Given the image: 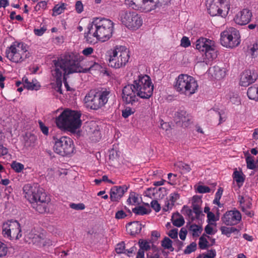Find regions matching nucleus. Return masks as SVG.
Listing matches in <instances>:
<instances>
[{"label":"nucleus","mask_w":258,"mask_h":258,"mask_svg":"<svg viewBox=\"0 0 258 258\" xmlns=\"http://www.w3.org/2000/svg\"><path fill=\"white\" fill-rule=\"evenodd\" d=\"M81 56L76 52H66L60 60H53L54 69L52 71V76L55 79L56 84H53L52 87L60 94L62 93V77L63 76L64 86L67 91H71L67 80L70 74L74 73H86L90 70L99 69L100 65L98 63H94L89 68L84 69L80 64Z\"/></svg>","instance_id":"nucleus-1"},{"label":"nucleus","mask_w":258,"mask_h":258,"mask_svg":"<svg viewBox=\"0 0 258 258\" xmlns=\"http://www.w3.org/2000/svg\"><path fill=\"white\" fill-rule=\"evenodd\" d=\"M113 31V23L105 18L95 19L88 26V31L85 34L87 41L92 43V37L97 40L105 41L112 36Z\"/></svg>","instance_id":"nucleus-2"},{"label":"nucleus","mask_w":258,"mask_h":258,"mask_svg":"<svg viewBox=\"0 0 258 258\" xmlns=\"http://www.w3.org/2000/svg\"><path fill=\"white\" fill-rule=\"evenodd\" d=\"M81 114L70 109L63 110L56 118V124L60 128L71 133H75L82 124Z\"/></svg>","instance_id":"nucleus-3"},{"label":"nucleus","mask_w":258,"mask_h":258,"mask_svg":"<svg viewBox=\"0 0 258 258\" xmlns=\"http://www.w3.org/2000/svg\"><path fill=\"white\" fill-rule=\"evenodd\" d=\"M6 56L11 62L20 63L30 56L26 45L22 42H15L6 50Z\"/></svg>","instance_id":"nucleus-4"},{"label":"nucleus","mask_w":258,"mask_h":258,"mask_svg":"<svg viewBox=\"0 0 258 258\" xmlns=\"http://www.w3.org/2000/svg\"><path fill=\"white\" fill-rule=\"evenodd\" d=\"M174 88L180 94L189 96L196 92L198 88V85L192 77L181 74L176 79Z\"/></svg>","instance_id":"nucleus-5"},{"label":"nucleus","mask_w":258,"mask_h":258,"mask_svg":"<svg viewBox=\"0 0 258 258\" xmlns=\"http://www.w3.org/2000/svg\"><path fill=\"white\" fill-rule=\"evenodd\" d=\"M52 143L54 152L61 156H70L74 152L73 141L68 137L62 136L59 138L53 137Z\"/></svg>","instance_id":"nucleus-6"},{"label":"nucleus","mask_w":258,"mask_h":258,"mask_svg":"<svg viewBox=\"0 0 258 258\" xmlns=\"http://www.w3.org/2000/svg\"><path fill=\"white\" fill-rule=\"evenodd\" d=\"M130 57L129 51L125 46H116L109 56L108 66L115 69L124 67Z\"/></svg>","instance_id":"nucleus-7"},{"label":"nucleus","mask_w":258,"mask_h":258,"mask_svg":"<svg viewBox=\"0 0 258 258\" xmlns=\"http://www.w3.org/2000/svg\"><path fill=\"white\" fill-rule=\"evenodd\" d=\"M196 48L200 51L205 52L203 61L207 64L217 56V50L214 41L206 38H200L197 40Z\"/></svg>","instance_id":"nucleus-8"},{"label":"nucleus","mask_w":258,"mask_h":258,"mask_svg":"<svg viewBox=\"0 0 258 258\" xmlns=\"http://www.w3.org/2000/svg\"><path fill=\"white\" fill-rule=\"evenodd\" d=\"M133 83L137 91V96L143 99H148L152 96L154 86L149 76L139 75Z\"/></svg>","instance_id":"nucleus-9"},{"label":"nucleus","mask_w":258,"mask_h":258,"mask_svg":"<svg viewBox=\"0 0 258 258\" xmlns=\"http://www.w3.org/2000/svg\"><path fill=\"white\" fill-rule=\"evenodd\" d=\"M118 19L122 24L131 30H137L143 24L141 16L134 11H120L119 13Z\"/></svg>","instance_id":"nucleus-10"},{"label":"nucleus","mask_w":258,"mask_h":258,"mask_svg":"<svg viewBox=\"0 0 258 258\" xmlns=\"http://www.w3.org/2000/svg\"><path fill=\"white\" fill-rule=\"evenodd\" d=\"M110 92H90L85 98V101L88 107L92 109L97 110L103 106L108 101Z\"/></svg>","instance_id":"nucleus-11"},{"label":"nucleus","mask_w":258,"mask_h":258,"mask_svg":"<svg viewBox=\"0 0 258 258\" xmlns=\"http://www.w3.org/2000/svg\"><path fill=\"white\" fill-rule=\"evenodd\" d=\"M2 234L10 240H17L22 236L20 223L16 220H10L4 222L2 225Z\"/></svg>","instance_id":"nucleus-12"},{"label":"nucleus","mask_w":258,"mask_h":258,"mask_svg":"<svg viewBox=\"0 0 258 258\" xmlns=\"http://www.w3.org/2000/svg\"><path fill=\"white\" fill-rule=\"evenodd\" d=\"M240 37L238 31L233 27H230L221 33V43L225 47L233 48L240 44Z\"/></svg>","instance_id":"nucleus-13"},{"label":"nucleus","mask_w":258,"mask_h":258,"mask_svg":"<svg viewBox=\"0 0 258 258\" xmlns=\"http://www.w3.org/2000/svg\"><path fill=\"white\" fill-rule=\"evenodd\" d=\"M122 99L126 104L136 105L138 103V96L134 83L124 86L122 90Z\"/></svg>","instance_id":"nucleus-14"},{"label":"nucleus","mask_w":258,"mask_h":258,"mask_svg":"<svg viewBox=\"0 0 258 258\" xmlns=\"http://www.w3.org/2000/svg\"><path fill=\"white\" fill-rule=\"evenodd\" d=\"M23 192L25 198L31 203H34L38 201V197L42 194H45L42 188L39 187L37 184L33 185L27 184L23 187Z\"/></svg>","instance_id":"nucleus-15"},{"label":"nucleus","mask_w":258,"mask_h":258,"mask_svg":"<svg viewBox=\"0 0 258 258\" xmlns=\"http://www.w3.org/2000/svg\"><path fill=\"white\" fill-rule=\"evenodd\" d=\"M222 222L227 225L233 226L238 224L241 220V215L237 210L227 211L221 218Z\"/></svg>","instance_id":"nucleus-16"},{"label":"nucleus","mask_w":258,"mask_h":258,"mask_svg":"<svg viewBox=\"0 0 258 258\" xmlns=\"http://www.w3.org/2000/svg\"><path fill=\"white\" fill-rule=\"evenodd\" d=\"M174 119L176 124L186 127L190 123L192 117L186 111L179 110L175 113Z\"/></svg>","instance_id":"nucleus-17"},{"label":"nucleus","mask_w":258,"mask_h":258,"mask_svg":"<svg viewBox=\"0 0 258 258\" xmlns=\"http://www.w3.org/2000/svg\"><path fill=\"white\" fill-rule=\"evenodd\" d=\"M208 11L211 16H221L224 17L226 14L223 12L226 10V6H220L219 4L212 1V0H207L206 3Z\"/></svg>","instance_id":"nucleus-18"},{"label":"nucleus","mask_w":258,"mask_h":258,"mask_svg":"<svg viewBox=\"0 0 258 258\" xmlns=\"http://www.w3.org/2000/svg\"><path fill=\"white\" fill-rule=\"evenodd\" d=\"M257 78V74L254 70H245L241 75L240 84L242 86H248L253 83Z\"/></svg>","instance_id":"nucleus-19"},{"label":"nucleus","mask_w":258,"mask_h":258,"mask_svg":"<svg viewBox=\"0 0 258 258\" xmlns=\"http://www.w3.org/2000/svg\"><path fill=\"white\" fill-rule=\"evenodd\" d=\"M251 17V12L247 9H244L236 14L234 20L237 24L244 25L250 22Z\"/></svg>","instance_id":"nucleus-20"},{"label":"nucleus","mask_w":258,"mask_h":258,"mask_svg":"<svg viewBox=\"0 0 258 258\" xmlns=\"http://www.w3.org/2000/svg\"><path fill=\"white\" fill-rule=\"evenodd\" d=\"M127 187L124 186H115L111 188L110 191V198L111 201L117 202L123 196L127 190Z\"/></svg>","instance_id":"nucleus-21"},{"label":"nucleus","mask_w":258,"mask_h":258,"mask_svg":"<svg viewBox=\"0 0 258 258\" xmlns=\"http://www.w3.org/2000/svg\"><path fill=\"white\" fill-rule=\"evenodd\" d=\"M31 204L32 207L39 213H45L48 206V203L46 202V194H42V195L38 197V201Z\"/></svg>","instance_id":"nucleus-22"},{"label":"nucleus","mask_w":258,"mask_h":258,"mask_svg":"<svg viewBox=\"0 0 258 258\" xmlns=\"http://www.w3.org/2000/svg\"><path fill=\"white\" fill-rule=\"evenodd\" d=\"M128 232L132 235H135L140 232L142 229V225L138 221L131 222L126 226Z\"/></svg>","instance_id":"nucleus-23"},{"label":"nucleus","mask_w":258,"mask_h":258,"mask_svg":"<svg viewBox=\"0 0 258 258\" xmlns=\"http://www.w3.org/2000/svg\"><path fill=\"white\" fill-rule=\"evenodd\" d=\"M180 198V194L177 192H174L170 194L169 201L171 202L169 203V200H167L165 202V205L163 208L164 211H167L174 205L175 202Z\"/></svg>","instance_id":"nucleus-24"},{"label":"nucleus","mask_w":258,"mask_h":258,"mask_svg":"<svg viewBox=\"0 0 258 258\" xmlns=\"http://www.w3.org/2000/svg\"><path fill=\"white\" fill-rule=\"evenodd\" d=\"M143 6L141 8L142 11L149 12L158 7V3L154 2L153 0H143Z\"/></svg>","instance_id":"nucleus-25"},{"label":"nucleus","mask_w":258,"mask_h":258,"mask_svg":"<svg viewBox=\"0 0 258 258\" xmlns=\"http://www.w3.org/2000/svg\"><path fill=\"white\" fill-rule=\"evenodd\" d=\"M210 71L211 72L212 76L217 80H220L225 76V69L219 66H214Z\"/></svg>","instance_id":"nucleus-26"},{"label":"nucleus","mask_w":258,"mask_h":258,"mask_svg":"<svg viewBox=\"0 0 258 258\" xmlns=\"http://www.w3.org/2000/svg\"><path fill=\"white\" fill-rule=\"evenodd\" d=\"M23 82L24 87L28 90H38L40 88V85L36 80H32L30 81L27 78H24Z\"/></svg>","instance_id":"nucleus-27"},{"label":"nucleus","mask_w":258,"mask_h":258,"mask_svg":"<svg viewBox=\"0 0 258 258\" xmlns=\"http://www.w3.org/2000/svg\"><path fill=\"white\" fill-rule=\"evenodd\" d=\"M194 202L192 203V209L193 212L196 214L197 218H198L202 213L201 208L200 205L198 204L199 203L201 202V200L200 198L196 197H193Z\"/></svg>","instance_id":"nucleus-28"},{"label":"nucleus","mask_w":258,"mask_h":258,"mask_svg":"<svg viewBox=\"0 0 258 258\" xmlns=\"http://www.w3.org/2000/svg\"><path fill=\"white\" fill-rule=\"evenodd\" d=\"M173 224L177 227H181L184 223L183 217L179 214H174L172 217Z\"/></svg>","instance_id":"nucleus-29"},{"label":"nucleus","mask_w":258,"mask_h":258,"mask_svg":"<svg viewBox=\"0 0 258 258\" xmlns=\"http://www.w3.org/2000/svg\"><path fill=\"white\" fill-rule=\"evenodd\" d=\"M247 95L251 100H258V87H250L248 89Z\"/></svg>","instance_id":"nucleus-30"},{"label":"nucleus","mask_w":258,"mask_h":258,"mask_svg":"<svg viewBox=\"0 0 258 258\" xmlns=\"http://www.w3.org/2000/svg\"><path fill=\"white\" fill-rule=\"evenodd\" d=\"M47 30V25L41 24L39 27L35 28L33 30L34 34L37 36H41Z\"/></svg>","instance_id":"nucleus-31"},{"label":"nucleus","mask_w":258,"mask_h":258,"mask_svg":"<svg viewBox=\"0 0 258 258\" xmlns=\"http://www.w3.org/2000/svg\"><path fill=\"white\" fill-rule=\"evenodd\" d=\"M210 114L214 120H219L218 124L225 121V118L222 117L221 113L219 111L214 110H211Z\"/></svg>","instance_id":"nucleus-32"},{"label":"nucleus","mask_w":258,"mask_h":258,"mask_svg":"<svg viewBox=\"0 0 258 258\" xmlns=\"http://www.w3.org/2000/svg\"><path fill=\"white\" fill-rule=\"evenodd\" d=\"M44 236L43 234L40 235H35L32 237V242L33 243H36L40 245L44 246L45 245V241H44Z\"/></svg>","instance_id":"nucleus-33"},{"label":"nucleus","mask_w":258,"mask_h":258,"mask_svg":"<svg viewBox=\"0 0 258 258\" xmlns=\"http://www.w3.org/2000/svg\"><path fill=\"white\" fill-rule=\"evenodd\" d=\"M245 155H246V162L247 168L250 169H254L255 168V165L253 157L250 156L248 152Z\"/></svg>","instance_id":"nucleus-34"},{"label":"nucleus","mask_w":258,"mask_h":258,"mask_svg":"<svg viewBox=\"0 0 258 258\" xmlns=\"http://www.w3.org/2000/svg\"><path fill=\"white\" fill-rule=\"evenodd\" d=\"M155 191V199L156 200L162 199L167 195V190L165 187L157 188Z\"/></svg>","instance_id":"nucleus-35"},{"label":"nucleus","mask_w":258,"mask_h":258,"mask_svg":"<svg viewBox=\"0 0 258 258\" xmlns=\"http://www.w3.org/2000/svg\"><path fill=\"white\" fill-rule=\"evenodd\" d=\"M172 241L168 237H165L162 241V246L165 249H169L171 251L174 250V248L172 246Z\"/></svg>","instance_id":"nucleus-36"},{"label":"nucleus","mask_w":258,"mask_h":258,"mask_svg":"<svg viewBox=\"0 0 258 258\" xmlns=\"http://www.w3.org/2000/svg\"><path fill=\"white\" fill-rule=\"evenodd\" d=\"M135 112L136 108L135 107L126 106L122 110V116L124 118H126L132 114H133Z\"/></svg>","instance_id":"nucleus-37"},{"label":"nucleus","mask_w":258,"mask_h":258,"mask_svg":"<svg viewBox=\"0 0 258 258\" xmlns=\"http://www.w3.org/2000/svg\"><path fill=\"white\" fill-rule=\"evenodd\" d=\"M65 9V5L64 4L62 3L61 5H56L55 7L53 8L52 11V16H56L60 14L63 12L64 10Z\"/></svg>","instance_id":"nucleus-38"},{"label":"nucleus","mask_w":258,"mask_h":258,"mask_svg":"<svg viewBox=\"0 0 258 258\" xmlns=\"http://www.w3.org/2000/svg\"><path fill=\"white\" fill-rule=\"evenodd\" d=\"M133 212L137 215H143L149 213L150 211L143 206H139L133 209Z\"/></svg>","instance_id":"nucleus-39"},{"label":"nucleus","mask_w":258,"mask_h":258,"mask_svg":"<svg viewBox=\"0 0 258 258\" xmlns=\"http://www.w3.org/2000/svg\"><path fill=\"white\" fill-rule=\"evenodd\" d=\"M233 178L238 184L241 183L242 184L244 181L242 173L237 170H235L233 173Z\"/></svg>","instance_id":"nucleus-40"},{"label":"nucleus","mask_w":258,"mask_h":258,"mask_svg":"<svg viewBox=\"0 0 258 258\" xmlns=\"http://www.w3.org/2000/svg\"><path fill=\"white\" fill-rule=\"evenodd\" d=\"M11 168L17 172H21L24 168L23 164L17 161H13L11 165Z\"/></svg>","instance_id":"nucleus-41"},{"label":"nucleus","mask_w":258,"mask_h":258,"mask_svg":"<svg viewBox=\"0 0 258 258\" xmlns=\"http://www.w3.org/2000/svg\"><path fill=\"white\" fill-rule=\"evenodd\" d=\"M156 190H157V187H150L146 189L144 192V195L145 196L148 197L150 198H154L156 194Z\"/></svg>","instance_id":"nucleus-42"},{"label":"nucleus","mask_w":258,"mask_h":258,"mask_svg":"<svg viewBox=\"0 0 258 258\" xmlns=\"http://www.w3.org/2000/svg\"><path fill=\"white\" fill-rule=\"evenodd\" d=\"M26 138H28V139L25 140V144L28 146H32L36 140V138L34 135H26Z\"/></svg>","instance_id":"nucleus-43"},{"label":"nucleus","mask_w":258,"mask_h":258,"mask_svg":"<svg viewBox=\"0 0 258 258\" xmlns=\"http://www.w3.org/2000/svg\"><path fill=\"white\" fill-rule=\"evenodd\" d=\"M197 248V243L195 242L191 243L188 245L184 251L185 254H189L195 251Z\"/></svg>","instance_id":"nucleus-44"},{"label":"nucleus","mask_w":258,"mask_h":258,"mask_svg":"<svg viewBox=\"0 0 258 258\" xmlns=\"http://www.w3.org/2000/svg\"><path fill=\"white\" fill-rule=\"evenodd\" d=\"M139 244L140 249L143 250H148L150 249L149 243L147 241L140 239L139 241Z\"/></svg>","instance_id":"nucleus-45"},{"label":"nucleus","mask_w":258,"mask_h":258,"mask_svg":"<svg viewBox=\"0 0 258 258\" xmlns=\"http://www.w3.org/2000/svg\"><path fill=\"white\" fill-rule=\"evenodd\" d=\"M201 228L196 224H192L190 225L189 230L192 231V235L194 236H198L200 233Z\"/></svg>","instance_id":"nucleus-46"},{"label":"nucleus","mask_w":258,"mask_h":258,"mask_svg":"<svg viewBox=\"0 0 258 258\" xmlns=\"http://www.w3.org/2000/svg\"><path fill=\"white\" fill-rule=\"evenodd\" d=\"M115 251L117 253H125V244L124 242H121L116 245Z\"/></svg>","instance_id":"nucleus-47"},{"label":"nucleus","mask_w":258,"mask_h":258,"mask_svg":"<svg viewBox=\"0 0 258 258\" xmlns=\"http://www.w3.org/2000/svg\"><path fill=\"white\" fill-rule=\"evenodd\" d=\"M178 166L183 172H188L191 170L189 165L181 162L178 163Z\"/></svg>","instance_id":"nucleus-48"},{"label":"nucleus","mask_w":258,"mask_h":258,"mask_svg":"<svg viewBox=\"0 0 258 258\" xmlns=\"http://www.w3.org/2000/svg\"><path fill=\"white\" fill-rule=\"evenodd\" d=\"M208 242L206 238L203 237V236L201 237L199 239V245L201 249H206L207 247V244Z\"/></svg>","instance_id":"nucleus-49"},{"label":"nucleus","mask_w":258,"mask_h":258,"mask_svg":"<svg viewBox=\"0 0 258 258\" xmlns=\"http://www.w3.org/2000/svg\"><path fill=\"white\" fill-rule=\"evenodd\" d=\"M197 190L199 193L201 194L209 193L211 191L210 187L204 185H199Z\"/></svg>","instance_id":"nucleus-50"},{"label":"nucleus","mask_w":258,"mask_h":258,"mask_svg":"<svg viewBox=\"0 0 258 258\" xmlns=\"http://www.w3.org/2000/svg\"><path fill=\"white\" fill-rule=\"evenodd\" d=\"M70 206L72 209L76 210H82L85 208V205L83 203H72L70 204Z\"/></svg>","instance_id":"nucleus-51"},{"label":"nucleus","mask_w":258,"mask_h":258,"mask_svg":"<svg viewBox=\"0 0 258 258\" xmlns=\"http://www.w3.org/2000/svg\"><path fill=\"white\" fill-rule=\"evenodd\" d=\"M8 251V248L6 244L0 241V257L5 256Z\"/></svg>","instance_id":"nucleus-52"},{"label":"nucleus","mask_w":258,"mask_h":258,"mask_svg":"<svg viewBox=\"0 0 258 258\" xmlns=\"http://www.w3.org/2000/svg\"><path fill=\"white\" fill-rule=\"evenodd\" d=\"M250 53L252 57H255L258 55V44H254L250 49Z\"/></svg>","instance_id":"nucleus-53"},{"label":"nucleus","mask_w":258,"mask_h":258,"mask_svg":"<svg viewBox=\"0 0 258 258\" xmlns=\"http://www.w3.org/2000/svg\"><path fill=\"white\" fill-rule=\"evenodd\" d=\"M168 235L172 239H177L178 237V229L176 228L171 229L168 233Z\"/></svg>","instance_id":"nucleus-54"},{"label":"nucleus","mask_w":258,"mask_h":258,"mask_svg":"<svg viewBox=\"0 0 258 258\" xmlns=\"http://www.w3.org/2000/svg\"><path fill=\"white\" fill-rule=\"evenodd\" d=\"M180 45L181 46L184 47H187L189 46L190 45V42L188 38L186 36L183 37L181 40Z\"/></svg>","instance_id":"nucleus-55"},{"label":"nucleus","mask_w":258,"mask_h":258,"mask_svg":"<svg viewBox=\"0 0 258 258\" xmlns=\"http://www.w3.org/2000/svg\"><path fill=\"white\" fill-rule=\"evenodd\" d=\"M151 207L156 211L159 212L161 209L160 205L157 200H153L151 203Z\"/></svg>","instance_id":"nucleus-56"},{"label":"nucleus","mask_w":258,"mask_h":258,"mask_svg":"<svg viewBox=\"0 0 258 258\" xmlns=\"http://www.w3.org/2000/svg\"><path fill=\"white\" fill-rule=\"evenodd\" d=\"M47 7V3L45 1H41L39 2L35 7L36 10L39 11L40 10L45 9Z\"/></svg>","instance_id":"nucleus-57"},{"label":"nucleus","mask_w":258,"mask_h":258,"mask_svg":"<svg viewBox=\"0 0 258 258\" xmlns=\"http://www.w3.org/2000/svg\"><path fill=\"white\" fill-rule=\"evenodd\" d=\"M127 202L132 205H134L138 202V198L134 195H131L127 199Z\"/></svg>","instance_id":"nucleus-58"},{"label":"nucleus","mask_w":258,"mask_h":258,"mask_svg":"<svg viewBox=\"0 0 258 258\" xmlns=\"http://www.w3.org/2000/svg\"><path fill=\"white\" fill-rule=\"evenodd\" d=\"M8 150L7 148L4 147L2 144V140L0 141V157L7 155Z\"/></svg>","instance_id":"nucleus-59"},{"label":"nucleus","mask_w":258,"mask_h":258,"mask_svg":"<svg viewBox=\"0 0 258 258\" xmlns=\"http://www.w3.org/2000/svg\"><path fill=\"white\" fill-rule=\"evenodd\" d=\"M38 123L39 125V127H40L41 131L42 132V133L44 134L47 135L48 133V130L47 127L44 125L43 122L41 120H39L38 121Z\"/></svg>","instance_id":"nucleus-60"},{"label":"nucleus","mask_w":258,"mask_h":258,"mask_svg":"<svg viewBox=\"0 0 258 258\" xmlns=\"http://www.w3.org/2000/svg\"><path fill=\"white\" fill-rule=\"evenodd\" d=\"M127 1H130V3L128 4L130 7H132L133 9L135 10H138L139 9V7L138 6V4H137L140 0H127Z\"/></svg>","instance_id":"nucleus-61"},{"label":"nucleus","mask_w":258,"mask_h":258,"mask_svg":"<svg viewBox=\"0 0 258 258\" xmlns=\"http://www.w3.org/2000/svg\"><path fill=\"white\" fill-rule=\"evenodd\" d=\"M126 216V214L123 211L120 210L116 213L115 217L117 219H121L124 218Z\"/></svg>","instance_id":"nucleus-62"},{"label":"nucleus","mask_w":258,"mask_h":258,"mask_svg":"<svg viewBox=\"0 0 258 258\" xmlns=\"http://www.w3.org/2000/svg\"><path fill=\"white\" fill-rule=\"evenodd\" d=\"M220 230L222 234L226 235L227 237L230 236V227L221 226L220 228Z\"/></svg>","instance_id":"nucleus-63"},{"label":"nucleus","mask_w":258,"mask_h":258,"mask_svg":"<svg viewBox=\"0 0 258 258\" xmlns=\"http://www.w3.org/2000/svg\"><path fill=\"white\" fill-rule=\"evenodd\" d=\"M93 50H94V49L92 47H87V48H85L82 51V52L84 55L88 56L90 55V54H91L93 52Z\"/></svg>","instance_id":"nucleus-64"}]
</instances>
